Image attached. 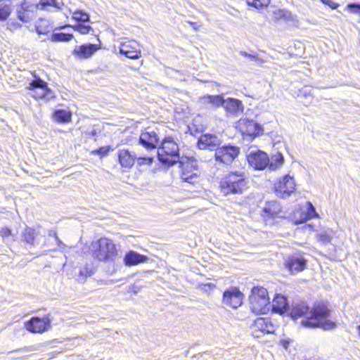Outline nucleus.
<instances>
[{
	"label": "nucleus",
	"instance_id": "obj_1",
	"mask_svg": "<svg viewBox=\"0 0 360 360\" xmlns=\"http://www.w3.org/2000/svg\"><path fill=\"white\" fill-rule=\"evenodd\" d=\"M330 308L326 303L316 304L311 309L302 302L295 304L290 311V316L296 320L303 318L301 325L306 328H321L326 330H333L337 327V323L328 318L330 316Z\"/></svg>",
	"mask_w": 360,
	"mask_h": 360
},
{
	"label": "nucleus",
	"instance_id": "obj_2",
	"mask_svg": "<svg viewBox=\"0 0 360 360\" xmlns=\"http://www.w3.org/2000/svg\"><path fill=\"white\" fill-rule=\"evenodd\" d=\"M219 188L224 195L243 194L248 188L245 172L242 169L229 172L221 179Z\"/></svg>",
	"mask_w": 360,
	"mask_h": 360
},
{
	"label": "nucleus",
	"instance_id": "obj_3",
	"mask_svg": "<svg viewBox=\"0 0 360 360\" xmlns=\"http://www.w3.org/2000/svg\"><path fill=\"white\" fill-rule=\"evenodd\" d=\"M90 251L92 257L100 262H113L117 255L116 245L107 238L92 242Z\"/></svg>",
	"mask_w": 360,
	"mask_h": 360
},
{
	"label": "nucleus",
	"instance_id": "obj_4",
	"mask_svg": "<svg viewBox=\"0 0 360 360\" xmlns=\"http://www.w3.org/2000/svg\"><path fill=\"white\" fill-rule=\"evenodd\" d=\"M158 160L163 164L173 165L179 161V148L171 136L165 137L157 150Z\"/></svg>",
	"mask_w": 360,
	"mask_h": 360
},
{
	"label": "nucleus",
	"instance_id": "obj_5",
	"mask_svg": "<svg viewBox=\"0 0 360 360\" xmlns=\"http://www.w3.org/2000/svg\"><path fill=\"white\" fill-rule=\"evenodd\" d=\"M249 300L250 309L255 314H266L271 309L267 290L263 287L252 288Z\"/></svg>",
	"mask_w": 360,
	"mask_h": 360
},
{
	"label": "nucleus",
	"instance_id": "obj_6",
	"mask_svg": "<svg viewBox=\"0 0 360 360\" xmlns=\"http://www.w3.org/2000/svg\"><path fill=\"white\" fill-rule=\"evenodd\" d=\"M49 7H54L59 9L56 0H40L38 4H30L27 1L25 0L21 4L20 9L18 11V19L26 22L31 18L32 13L37 9L49 10Z\"/></svg>",
	"mask_w": 360,
	"mask_h": 360
},
{
	"label": "nucleus",
	"instance_id": "obj_7",
	"mask_svg": "<svg viewBox=\"0 0 360 360\" xmlns=\"http://www.w3.org/2000/svg\"><path fill=\"white\" fill-rule=\"evenodd\" d=\"M277 328V323L269 317L257 318L250 326L252 335L255 338H260L264 334L274 333Z\"/></svg>",
	"mask_w": 360,
	"mask_h": 360
},
{
	"label": "nucleus",
	"instance_id": "obj_8",
	"mask_svg": "<svg viewBox=\"0 0 360 360\" xmlns=\"http://www.w3.org/2000/svg\"><path fill=\"white\" fill-rule=\"evenodd\" d=\"M181 179L190 184H195L200 181L199 168L195 159H188L186 162L181 161Z\"/></svg>",
	"mask_w": 360,
	"mask_h": 360
},
{
	"label": "nucleus",
	"instance_id": "obj_9",
	"mask_svg": "<svg viewBox=\"0 0 360 360\" xmlns=\"http://www.w3.org/2000/svg\"><path fill=\"white\" fill-rule=\"evenodd\" d=\"M240 151L239 147L231 144L218 147L215 149V160L229 165L238 156Z\"/></svg>",
	"mask_w": 360,
	"mask_h": 360
},
{
	"label": "nucleus",
	"instance_id": "obj_10",
	"mask_svg": "<svg viewBox=\"0 0 360 360\" xmlns=\"http://www.w3.org/2000/svg\"><path fill=\"white\" fill-rule=\"evenodd\" d=\"M295 186L294 178L286 174L275 182L274 191L277 196L287 198L295 191Z\"/></svg>",
	"mask_w": 360,
	"mask_h": 360
},
{
	"label": "nucleus",
	"instance_id": "obj_11",
	"mask_svg": "<svg viewBox=\"0 0 360 360\" xmlns=\"http://www.w3.org/2000/svg\"><path fill=\"white\" fill-rule=\"evenodd\" d=\"M243 295L236 287L226 290L223 294L222 303L228 307L237 309L243 303Z\"/></svg>",
	"mask_w": 360,
	"mask_h": 360
},
{
	"label": "nucleus",
	"instance_id": "obj_12",
	"mask_svg": "<svg viewBox=\"0 0 360 360\" xmlns=\"http://www.w3.org/2000/svg\"><path fill=\"white\" fill-rule=\"evenodd\" d=\"M28 89L34 91L36 98L49 100L54 97L53 91L48 88L47 83L39 77L32 80L29 84Z\"/></svg>",
	"mask_w": 360,
	"mask_h": 360
},
{
	"label": "nucleus",
	"instance_id": "obj_13",
	"mask_svg": "<svg viewBox=\"0 0 360 360\" xmlns=\"http://www.w3.org/2000/svg\"><path fill=\"white\" fill-rule=\"evenodd\" d=\"M51 326V319L48 316L43 318L33 317L25 323L26 329L33 333H42Z\"/></svg>",
	"mask_w": 360,
	"mask_h": 360
},
{
	"label": "nucleus",
	"instance_id": "obj_14",
	"mask_svg": "<svg viewBox=\"0 0 360 360\" xmlns=\"http://www.w3.org/2000/svg\"><path fill=\"white\" fill-rule=\"evenodd\" d=\"M249 165L257 170H263L269 163V158L263 151L250 152L247 157Z\"/></svg>",
	"mask_w": 360,
	"mask_h": 360
},
{
	"label": "nucleus",
	"instance_id": "obj_15",
	"mask_svg": "<svg viewBox=\"0 0 360 360\" xmlns=\"http://www.w3.org/2000/svg\"><path fill=\"white\" fill-rule=\"evenodd\" d=\"M139 143L146 148L147 151H150L157 148L159 143V137L153 130L141 132Z\"/></svg>",
	"mask_w": 360,
	"mask_h": 360
},
{
	"label": "nucleus",
	"instance_id": "obj_16",
	"mask_svg": "<svg viewBox=\"0 0 360 360\" xmlns=\"http://www.w3.org/2000/svg\"><path fill=\"white\" fill-rule=\"evenodd\" d=\"M120 53L130 59H138L141 56L139 44L134 40L120 44Z\"/></svg>",
	"mask_w": 360,
	"mask_h": 360
},
{
	"label": "nucleus",
	"instance_id": "obj_17",
	"mask_svg": "<svg viewBox=\"0 0 360 360\" xmlns=\"http://www.w3.org/2000/svg\"><path fill=\"white\" fill-rule=\"evenodd\" d=\"M220 144L221 140L217 136L209 134L202 135L198 141V146L201 150H215Z\"/></svg>",
	"mask_w": 360,
	"mask_h": 360
},
{
	"label": "nucleus",
	"instance_id": "obj_18",
	"mask_svg": "<svg viewBox=\"0 0 360 360\" xmlns=\"http://www.w3.org/2000/svg\"><path fill=\"white\" fill-rule=\"evenodd\" d=\"M119 162L122 167L131 168L137 158L136 153L129 151L128 149H120L117 152Z\"/></svg>",
	"mask_w": 360,
	"mask_h": 360
},
{
	"label": "nucleus",
	"instance_id": "obj_19",
	"mask_svg": "<svg viewBox=\"0 0 360 360\" xmlns=\"http://www.w3.org/2000/svg\"><path fill=\"white\" fill-rule=\"evenodd\" d=\"M285 265L291 273L300 272L304 269L306 259L300 255H292L285 259Z\"/></svg>",
	"mask_w": 360,
	"mask_h": 360
},
{
	"label": "nucleus",
	"instance_id": "obj_20",
	"mask_svg": "<svg viewBox=\"0 0 360 360\" xmlns=\"http://www.w3.org/2000/svg\"><path fill=\"white\" fill-rule=\"evenodd\" d=\"M221 106L224 108L227 112L232 115H237L243 112V105L242 102L236 98H228L227 99H224L223 98V104Z\"/></svg>",
	"mask_w": 360,
	"mask_h": 360
},
{
	"label": "nucleus",
	"instance_id": "obj_21",
	"mask_svg": "<svg viewBox=\"0 0 360 360\" xmlns=\"http://www.w3.org/2000/svg\"><path fill=\"white\" fill-rule=\"evenodd\" d=\"M123 261L126 266H131L147 262L148 257L136 251L130 250L125 254Z\"/></svg>",
	"mask_w": 360,
	"mask_h": 360
},
{
	"label": "nucleus",
	"instance_id": "obj_22",
	"mask_svg": "<svg viewBox=\"0 0 360 360\" xmlns=\"http://www.w3.org/2000/svg\"><path fill=\"white\" fill-rule=\"evenodd\" d=\"M99 47L96 44H89L82 46H76L74 50V53L79 58H90Z\"/></svg>",
	"mask_w": 360,
	"mask_h": 360
},
{
	"label": "nucleus",
	"instance_id": "obj_23",
	"mask_svg": "<svg viewBox=\"0 0 360 360\" xmlns=\"http://www.w3.org/2000/svg\"><path fill=\"white\" fill-rule=\"evenodd\" d=\"M272 13L274 18L277 21L294 22L297 20L296 15L286 8H274Z\"/></svg>",
	"mask_w": 360,
	"mask_h": 360
},
{
	"label": "nucleus",
	"instance_id": "obj_24",
	"mask_svg": "<svg viewBox=\"0 0 360 360\" xmlns=\"http://www.w3.org/2000/svg\"><path fill=\"white\" fill-rule=\"evenodd\" d=\"M223 96L220 95H207L200 97L199 101L201 104L208 105L210 108H219L223 104Z\"/></svg>",
	"mask_w": 360,
	"mask_h": 360
},
{
	"label": "nucleus",
	"instance_id": "obj_25",
	"mask_svg": "<svg viewBox=\"0 0 360 360\" xmlns=\"http://www.w3.org/2000/svg\"><path fill=\"white\" fill-rule=\"evenodd\" d=\"M288 307L287 298L282 295H276L272 301L271 307L272 309L279 314L284 313Z\"/></svg>",
	"mask_w": 360,
	"mask_h": 360
},
{
	"label": "nucleus",
	"instance_id": "obj_26",
	"mask_svg": "<svg viewBox=\"0 0 360 360\" xmlns=\"http://www.w3.org/2000/svg\"><path fill=\"white\" fill-rule=\"evenodd\" d=\"M281 207L276 201L268 202L263 208L264 217H275L280 213Z\"/></svg>",
	"mask_w": 360,
	"mask_h": 360
},
{
	"label": "nucleus",
	"instance_id": "obj_27",
	"mask_svg": "<svg viewBox=\"0 0 360 360\" xmlns=\"http://www.w3.org/2000/svg\"><path fill=\"white\" fill-rule=\"evenodd\" d=\"M240 122H243L245 125V131L250 136H259L262 133L263 129L262 127L254 121L240 120Z\"/></svg>",
	"mask_w": 360,
	"mask_h": 360
},
{
	"label": "nucleus",
	"instance_id": "obj_28",
	"mask_svg": "<svg viewBox=\"0 0 360 360\" xmlns=\"http://www.w3.org/2000/svg\"><path fill=\"white\" fill-rule=\"evenodd\" d=\"M40 235V232L39 230H37L35 229H32L31 227H26L22 233V238L24 240L31 245L34 244V240L36 238Z\"/></svg>",
	"mask_w": 360,
	"mask_h": 360
},
{
	"label": "nucleus",
	"instance_id": "obj_29",
	"mask_svg": "<svg viewBox=\"0 0 360 360\" xmlns=\"http://www.w3.org/2000/svg\"><path fill=\"white\" fill-rule=\"evenodd\" d=\"M72 113L65 110H57L53 113L54 120L60 123L69 122L71 120Z\"/></svg>",
	"mask_w": 360,
	"mask_h": 360
},
{
	"label": "nucleus",
	"instance_id": "obj_30",
	"mask_svg": "<svg viewBox=\"0 0 360 360\" xmlns=\"http://www.w3.org/2000/svg\"><path fill=\"white\" fill-rule=\"evenodd\" d=\"M284 162V158L280 153H276L269 158L268 167L271 170H276L282 166Z\"/></svg>",
	"mask_w": 360,
	"mask_h": 360
},
{
	"label": "nucleus",
	"instance_id": "obj_31",
	"mask_svg": "<svg viewBox=\"0 0 360 360\" xmlns=\"http://www.w3.org/2000/svg\"><path fill=\"white\" fill-rule=\"evenodd\" d=\"M73 38L71 33L53 32L51 34V41H69Z\"/></svg>",
	"mask_w": 360,
	"mask_h": 360
},
{
	"label": "nucleus",
	"instance_id": "obj_32",
	"mask_svg": "<svg viewBox=\"0 0 360 360\" xmlns=\"http://www.w3.org/2000/svg\"><path fill=\"white\" fill-rule=\"evenodd\" d=\"M72 19L77 22H88L89 21V15L82 10H78L72 13Z\"/></svg>",
	"mask_w": 360,
	"mask_h": 360
},
{
	"label": "nucleus",
	"instance_id": "obj_33",
	"mask_svg": "<svg viewBox=\"0 0 360 360\" xmlns=\"http://www.w3.org/2000/svg\"><path fill=\"white\" fill-rule=\"evenodd\" d=\"M137 158L136 160L137 161V164L139 166L143 165H151L153 162V158L148 155V154L142 155L141 153H138Z\"/></svg>",
	"mask_w": 360,
	"mask_h": 360
},
{
	"label": "nucleus",
	"instance_id": "obj_34",
	"mask_svg": "<svg viewBox=\"0 0 360 360\" xmlns=\"http://www.w3.org/2000/svg\"><path fill=\"white\" fill-rule=\"evenodd\" d=\"M11 13V7L8 4L0 5V20H6Z\"/></svg>",
	"mask_w": 360,
	"mask_h": 360
},
{
	"label": "nucleus",
	"instance_id": "obj_35",
	"mask_svg": "<svg viewBox=\"0 0 360 360\" xmlns=\"http://www.w3.org/2000/svg\"><path fill=\"white\" fill-rule=\"evenodd\" d=\"M247 4L257 9H259L264 7H266L270 0H246Z\"/></svg>",
	"mask_w": 360,
	"mask_h": 360
},
{
	"label": "nucleus",
	"instance_id": "obj_36",
	"mask_svg": "<svg viewBox=\"0 0 360 360\" xmlns=\"http://www.w3.org/2000/svg\"><path fill=\"white\" fill-rule=\"evenodd\" d=\"M307 205V213L306 214V217L304 219V221H302V222H304L308 219L316 217L318 215L315 210V208L313 206L311 202H308Z\"/></svg>",
	"mask_w": 360,
	"mask_h": 360
},
{
	"label": "nucleus",
	"instance_id": "obj_37",
	"mask_svg": "<svg viewBox=\"0 0 360 360\" xmlns=\"http://www.w3.org/2000/svg\"><path fill=\"white\" fill-rule=\"evenodd\" d=\"M72 28L82 34H87L91 30V27L86 24H75Z\"/></svg>",
	"mask_w": 360,
	"mask_h": 360
},
{
	"label": "nucleus",
	"instance_id": "obj_38",
	"mask_svg": "<svg viewBox=\"0 0 360 360\" xmlns=\"http://www.w3.org/2000/svg\"><path fill=\"white\" fill-rule=\"evenodd\" d=\"M332 234V231H325L318 234V237L319 240L321 241L322 243H328L330 242Z\"/></svg>",
	"mask_w": 360,
	"mask_h": 360
},
{
	"label": "nucleus",
	"instance_id": "obj_39",
	"mask_svg": "<svg viewBox=\"0 0 360 360\" xmlns=\"http://www.w3.org/2000/svg\"><path fill=\"white\" fill-rule=\"evenodd\" d=\"M34 29L36 30L37 32L39 34H46L47 33H49L52 27H50L49 25H39L38 26H37L36 24H34Z\"/></svg>",
	"mask_w": 360,
	"mask_h": 360
},
{
	"label": "nucleus",
	"instance_id": "obj_40",
	"mask_svg": "<svg viewBox=\"0 0 360 360\" xmlns=\"http://www.w3.org/2000/svg\"><path fill=\"white\" fill-rule=\"evenodd\" d=\"M240 55L247 57L250 60L254 61L258 64L264 63V60L260 58L257 55L250 54L245 51H241Z\"/></svg>",
	"mask_w": 360,
	"mask_h": 360
},
{
	"label": "nucleus",
	"instance_id": "obj_41",
	"mask_svg": "<svg viewBox=\"0 0 360 360\" xmlns=\"http://www.w3.org/2000/svg\"><path fill=\"white\" fill-rule=\"evenodd\" d=\"M298 96L308 98L312 96V88L310 86H304L299 91Z\"/></svg>",
	"mask_w": 360,
	"mask_h": 360
},
{
	"label": "nucleus",
	"instance_id": "obj_42",
	"mask_svg": "<svg viewBox=\"0 0 360 360\" xmlns=\"http://www.w3.org/2000/svg\"><path fill=\"white\" fill-rule=\"evenodd\" d=\"M110 146L100 147L98 150L93 151L94 154H99L101 156L106 155L110 151Z\"/></svg>",
	"mask_w": 360,
	"mask_h": 360
},
{
	"label": "nucleus",
	"instance_id": "obj_43",
	"mask_svg": "<svg viewBox=\"0 0 360 360\" xmlns=\"http://www.w3.org/2000/svg\"><path fill=\"white\" fill-rule=\"evenodd\" d=\"M347 8L350 12L360 15V4H348Z\"/></svg>",
	"mask_w": 360,
	"mask_h": 360
},
{
	"label": "nucleus",
	"instance_id": "obj_44",
	"mask_svg": "<svg viewBox=\"0 0 360 360\" xmlns=\"http://www.w3.org/2000/svg\"><path fill=\"white\" fill-rule=\"evenodd\" d=\"M0 235L3 238L8 237L11 235V231L7 227L2 228L0 230Z\"/></svg>",
	"mask_w": 360,
	"mask_h": 360
},
{
	"label": "nucleus",
	"instance_id": "obj_45",
	"mask_svg": "<svg viewBox=\"0 0 360 360\" xmlns=\"http://www.w3.org/2000/svg\"><path fill=\"white\" fill-rule=\"evenodd\" d=\"M321 1L333 9H335L338 6V4L333 1L332 0H321Z\"/></svg>",
	"mask_w": 360,
	"mask_h": 360
},
{
	"label": "nucleus",
	"instance_id": "obj_46",
	"mask_svg": "<svg viewBox=\"0 0 360 360\" xmlns=\"http://www.w3.org/2000/svg\"><path fill=\"white\" fill-rule=\"evenodd\" d=\"M49 235L50 236H53V237H54V238H56V241H57V243H58V244L59 245H61V244H63V243H62V242H61V241L60 240V239L58 238V237L57 236V233H56V231H49Z\"/></svg>",
	"mask_w": 360,
	"mask_h": 360
},
{
	"label": "nucleus",
	"instance_id": "obj_47",
	"mask_svg": "<svg viewBox=\"0 0 360 360\" xmlns=\"http://www.w3.org/2000/svg\"><path fill=\"white\" fill-rule=\"evenodd\" d=\"M79 275L82 276H84L85 277H87V276H90L91 274L89 272V271L86 269H85L81 270L79 271Z\"/></svg>",
	"mask_w": 360,
	"mask_h": 360
},
{
	"label": "nucleus",
	"instance_id": "obj_48",
	"mask_svg": "<svg viewBox=\"0 0 360 360\" xmlns=\"http://www.w3.org/2000/svg\"><path fill=\"white\" fill-rule=\"evenodd\" d=\"M28 349H26V348H20V349H18L17 350H15V351H13V352H10V353L11 352H27Z\"/></svg>",
	"mask_w": 360,
	"mask_h": 360
},
{
	"label": "nucleus",
	"instance_id": "obj_49",
	"mask_svg": "<svg viewBox=\"0 0 360 360\" xmlns=\"http://www.w3.org/2000/svg\"><path fill=\"white\" fill-rule=\"evenodd\" d=\"M283 345L285 348H287L288 347V342H287L286 341H285L283 343Z\"/></svg>",
	"mask_w": 360,
	"mask_h": 360
},
{
	"label": "nucleus",
	"instance_id": "obj_50",
	"mask_svg": "<svg viewBox=\"0 0 360 360\" xmlns=\"http://www.w3.org/2000/svg\"><path fill=\"white\" fill-rule=\"evenodd\" d=\"M91 136H95L96 134V130H92L91 132Z\"/></svg>",
	"mask_w": 360,
	"mask_h": 360
},
{
	"label": "nucleus",
	"instance_id": "obj_51",
	"mask_svg": "<svg viewBox=\"0 0 360 360\" xmlns=\"http://www.w3.org/2000/svg\"><path fill=\"white\" fill-rule=\"evenodd\" d=\"M358 332H359V335H360V325H359V327H358Z\"/></svg>",
	"mask_w": 360,
	"mask_h": 360
},
{
	"label": "nucleus",
	"instance_id": "obj_52",
	"mask_svg": "<svg viewBox=\"0 0 360 360\" xmlns=\"http://www.w3.org/2000/svg\"><path fill=\"white\" fill-rule=\"evenodd\" d=\"M66 26L61 27L60 29H65Z\"/></svg>",
	"mask_w": 360,
	"mask_h": 360
}]
</instances>
